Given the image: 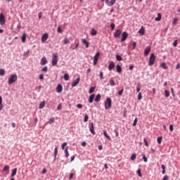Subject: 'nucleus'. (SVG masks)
Instances as JSON below:
<instances>
[{
  "mask_svg": "<svg viewBox=\"0 0 180 180\" xmlns=\"http://www.w3.org/2000/svg\"><path fill=\"white\" fill-rule=\"evenodd\" d=\"M18 81V75H11L8 79V85H12V84H15Z\"/></svg>",
  "mask_w": 180,
  "mask_h": 180,
  "instance_id": "obj_1",
  "label": "nucleus"
},
{
  "mask_svg": "<svg viewBox=\"0 0 180 180\" xmlns=\"http://www.w3.org/2000/svg\"><path fill=\"white\" fill-rule=\"evenodd\" d=\"M104 106L105 110L110 109L112 108V98H107L104 103Z\"/></svg>",
  "mask_w": 180,
  "mask_h": 180,
  "instance_id": "obj_2",
  "label": "nucleus"
},
{
  "mask_svg": "<svg viewBox=\"0 0 180 180\" xmlns=\"http://www.w3.org/2000/svg\"><path fill=\"white\" fill-rule=\"evenodd\" d=\"M154 63H155V55H154V53H151L149 58L148 65L152 67V65H154Z\"/></svg>",
  "mask_w": 180,
  "mask_h": 180,
  "instance_id": "obj_3",
  "label": "nucleus"
},
{
  "mask_svg": "<svg viewBox=\"0 0 180 180\" xmlns=\"http://www.w3.org/2000/svg\"><path fill=\"white\" fill-rule=\"evenodd\" d=\"M57 63H58V56L57 53H54L52 57L51 64L53 67H56V65H57Z\"/></svg>",
  "mask_w": 180,
  "mask_h": 180,
  "instance_id": "obj_4",
  "label": "nucleus"
},
{
  "mask_svg": "<svg viewBox=\"0 0 180 180\" xmlns=\"http://www.w3.org/2000/svg\"><path fill=\"white\" fill-rule=\"evenodd\" d=\"M6 20H5V15L4 13H0V25L1 26H3V25H5Z\"/></svg>",
  "mask_w": 180,
  "mask_h": 180,
  "instance_id": "obj_5",
  "label": "nucleus"
},
{
  "mask_svg": "<svg viewBox=\"0 0 180 180\" xmlns=\"http://www.w3.org/2000/svg\"><path fill=\"white\" fill-rule=\"evenodd\" d=\"M121 34H122L121 41H125V40L127 39V37H129V34L127 32H123Z\"/></svg>",
  "mask_w": 180,
  "mask_h": 180,
  "instance_id": "obj_6",
  "label": "nucleus"
},
{
  "mask_svg": "<svg viewBox=\"0 0 180 180\" xmlns=\"http://www.w3.org/2000/svg\"><path fill=\"white\" fill-rule=\"evenodd\" d=\"M79 81H81V78L79 77H77L76 80H74L73 82L72 83V88L77 86V85L79 84Z\"/></svg>",
  "mask_w": 180,
  "mask_h": 180,
  "instance_id": "obj_7",
  "label": "nucleus"
},
{
  "mask_svg": "<svg viewBox=\"0 0 180 180\" xmlns=\"http://www.w3.org/2000/svg\"><path fill=\"white\" fill-rule=\"evenodd\" d=\"M150 51H151V46H146L144 50V56H148Z\"/></svg>",
  "mask_w": 180,
  "mask_h": 180,
  "instance_id": "obj_8",
  "label": "nucleus"
},
{
  "mask_svg": "<svg viewBox=\"0 0 180 180\" xmlns=\"http://www.w3.org/2000/svg\"><path fill=\"white\" fill-rule=\"evenodd\" d=\"M90 132L91 133V134H96V133L95 132V127L94 126V123L91 122L90 124V128H89Z\"/></svg>",
  "mask_w": 180,
  "mask_h": 180,
  "instance_id": "obj_9",
  "label": "nucleus"
},
{
  "mask_svg": "<svg viewBox=\"0 0 180 180\" xmlns=\"http://www.w3.org/2000/svg\"><path fill=\"white\" fill-rule=\"evenodd\" d=\"M56 92L58 94H61L63 92V85L61 84H58L56 87Z\"/></svg>",
  "mask_w": 180,
  "mask_h": 180,
  "instance_id": "obj_10",
  "label": "nucleus"
},
{
  "mask_svg": "<svg viewBox=\"0 0 180 180\" xmlns=\"http://www.w3.org/2000/svg\"><path fill=\"white\" fill-rule=\"evenodd\" d=\"M49 39V34L44 33L41 37V41H46Z\"/></svg>",
  "mask_w": 180,
  "mask_h": 180,
  "instance_id": "obj_11",
  "label": "nucleus"
},
{
  "mask_svg": "<svg viewBox=\"0 0 180 180\" xmlns=\"http://www.w3.org/2000/svg\"><path fill=\"white\" fill-rule=\"evenodd\" d=\"M82 42L86 46V49H88V47H89V41H88L86 39H82Z\"/></svg>",
  "mask_w": 180,
  "mask_h": 180,
  "instance_id": "obj_12",
  "label": "nucleus"
},
{
  "mask_svg": "<svg viewBox=\"0 0 180 180\" xmlns=\"http://www.w3.org/2000/svg\"><path fill=\"white\" fill-rule=\"evenodd\" d=\"M46 63H47V58H46V57L44 56L41 60L40 64L41 65H46Z\"/></svg>",
  "mask_w": 180,
  "mask_h": 180,
  "instance_id": "obj_13",
  "label": "nucleus"
},
{
  "mask_svg": "<svg viewBox=\"0 0 180 180\" xmlns=\"http://www.w3.org/2000/svg\"><path fill=\"white\" fill-rule=\"evenodd\" d=\"M120 34H122V30H117L114 34V37L117 38L119 36H120Z\"/></svg>",
  "mask_w": 180,
  "mask_h": 180,
  "instance_id": "obj_14",
  "label": "nucleus"
},
{
  "mask_svg": "<svg viewBox=\"0 0 180 180\" xmlns=\"http://www.w3.org/2000/svg\"><path fill=\"white\" fill-rule=\"evenodd\" d=\"M139 33L141 36H144V34H146L144 27L142 26V27L139 30Z\"/></svg>",
  "mask_w": 180,
  "mask_h": 180,
  "instance_id": "obj_15",
  "label": "nucleus"
},
{
  "mask_svg": "<svg viewBox=\"0 0 180 180\" xmlns=\"http://www.w3.org/2000/svg\"><path fill=\"white\" fill-rule=\"evenodd\" d=\"M113 68H115V63L111 62L108 65V70L109 71H112Z\"/></svg>",
  "mask_w": 180,
  "mask_h": 180,
  "instance_id": "obj_16",
  "label": "nucleus"
},
{
  "mask_svg": "<svg viewBox=\"0 0 180 180\" xmlns=\"http://www.w3.org/2000/svg\"><path fill=\"white\" fill-rule=\"evenodd\" d=\"M94 99H95V94H91L89 98V103H93Z\"/></svg>",
  "mask_w": 180,
  "mask_h": 180,
  "instance_id": "obj_17",
  "label": "nucleus"
},
{
  "mask_svg": "<svg viewBox=\"0 0 180 180\" xmlns=\"http://www.w3.org/2000/svg\"><path fill=\"white\" fill-rule=\"evenodd\" d=\"M160 67L163 68V70H168V66L167 65V63L165 62H163L160 64Z\"/></svg>",
  "mask_w": 180,
  "mask_h": 180,
  "instance_id": "obj_18",
  "label": "nucleus"
},
{
  "mask_svg": "<svg viewBox=\"0 0 180 180\" xmlns=\"http://www.w3.org/2000/svg\"><path fill=\"white\" fill-rule=\"evenodd\" d=\"M57 154H58V148L56 147L54 149V161H56L57 158Z\"/></svg>",
  "mask_w": 180,
  "mask_h": 180,
  "instance_id": "obj_19",
  "label": "nucleus"
},
{
  "mask_svg": "<svg viewBox=\"0 0 180 180\" xmlns=\"http://www.w3.org/2000/svg\"><path fill=\"white\" fill-rule=\"evenodd\" d=\"M101 94H97L96 98H94L95 102L96 103L101 102Z\"/></svg>",
  "mask_w": 180,
  "mask_h": 180,
  "instance_id": "obj_20",
  "label": "nucleus"
},
{
  "mask_svg": "<svg viewBox=\"0 0 180 180\" xmlns=\"http://www.w3.org/2000/svg\"><path fill=\"white\" fill-rule=\"evenodd\" d=\"M116 71L119 73L122 72V66H120V65H116Z\"/></svg>",
  "mask_w": 180,
  "mask_h": 180,
  "instance_id": "obj_21",
  "label": "nucleus"
},
{
  "mask_svg": "<svg viewBox=\"0 0 180 180\" xmlns=\"http://www.w3.org/2000/svg\"><path fill=\"white\" fill-rule=\"evenodd\" d=\"M101 56V52H97L94 57V60H99V56Z\"/></svg>",
  "mask_w": 180,
  "mask_h": 180,
  "instance_id": "obj_22",
  "label": "nucleus"
},
{
  "mask_svg": "<svg viewBox=\"0 0 180 180\" xmlns=\"http://www.w3.org/2000/svg\"><path fill=\"white\" fill-rule=\"evenodd\" d=\"M45 105H46V101H42L40 103L39 108L43 109Z\"/></svg>",
  "mask_w": 180,
  "mask_h": 180,
  "instance_id": "obj_23",
  "label": "nucleus"
},
{
  "mask_svg": "<svg viewBox=\"0 0 180 180\" xmlns=\"http://www.w3.org/2000/svg\"><path fill=\"white\" fill-rule=\"evenodd\" d=\"M16 172H18V168H14L12 171L11 177L15 176V175H16Z\"/></svg>",
  "mask_w": 180,
  "mask_h": 180,
  "instance_id": "obj_24",
  "label": "nucleus"
},
{
  "mask_svg": "<svg viewBox=\"0 0 180 180\" xmlns=\"http://www.w3.org/2000/svg\"><path fill=\"white\" fill-rule=\"evenodd\" d=\"M21 40L22 43H26V33H24L22 34V37H21Z\"/></svg>",
  "mask_w": 180,
  "mask_h": 180,
  "instance_id": "obj_25",
  "label": "nucleus"
},
{
  "mask_svg": "<svg viewBox=\"0 0 180 180\" xmlns=\"http://www.w3.org/2000/svg\"><path fill=\"white\" fill-rule=\"evenodd\" d=\"M115 58L117 61H122L123 60V58H122V56L120 55H116Z\"/></svg>",
  "mask_w": 180,
  "mask_h": 180,
  "instance_id": "obj_26",
  "label": "nucleus"
},
{
  "mask_svg": "<svg viewBox=\"0 0 180 180\" xmlns=\"http://www.w3.org/2000/svg\"><path fill=\"white\" fill-rule=\"evenodd\" d=\"M103 135L106 137V139H108V140H110H110H112L111 139H110V136H109V135H108V132H106V131H103Z\"/></svg>",
  "mask_w": 180,
  "mask_h": 180,
  "instance_id": "obj_27",
  "label": "nucleus"
},
{
  "mask_svg": "<svg viewBox=\"0 0 180 180\" xmlns=\"http://www.w3.org/2000/svg\"><path fill=\"white\" fill-rule=\"evenodd\" d=\"M136 158H137V155H136V153H133L130 157V160H131V161H134Z\"/></svg>",
  "mask_w": 180,
  "mask_h": 180,
  "instance_id": "obj_28",
  "label": "nucleus"
},
{
  "mask_svg": "<svg viewBox=\"0 0 180 180\" xmlns=\"http://www.w3.org/2000/svg\"><path fill=\"white\" fill-rule=\"evenodd\" d=\"M98 32H96V30H95V28H93L91 31V34L93 35V36H96Z\"/></svg>",
  "mask_w": 180,
  "mask_h": 180,
  "instance_id": "obj_29",
  "label": "nucleus"
},
{
  "mask_svg": "<svg viewBox=\"0 0 180 180\" xmlns=\"http://www.w3.org/2000/svg\"><path fill=\"white\" fill-rule=\"evenodd\" d=\"M65 154L66 158H68V157L70 156V153H68V147H67L65 149Z\"/></svg>",
  "mask_w": 180,
  "mask_h": 180,
  "instance_id": "obj_30",
  "label": "nucleus"
},
{
  "mask_svg": "<svg viewBox=\"0 0 180 180\" xmlns=\"http://www.w3.org/2000/svg\"><path fill=\"white\" fill-rule=\"evenodd\" d=\"M95 88H96V87H95V86L91 87L89 90V94H94V92H95Z\"/></svg>",
  "mask_w": 180,
  "mask_h": 180,
  "instance_id": "obj_31",
  "label": "nucleus"
},
{
  "mask_svg": "<svg viewBox=\"0 0 180 180\" xmlns=\"http://www.w3.org/2000/svg\"><path fill=\"white\" fill-rule=\"evenodd\" d=\"M4 75H5V69L1 68L0 69V76L4 77Z\"/></svg>",
  "mask_w": 180,
  "mask_h": 180,
  "instance_id": "obj_32",
  "label": "nucleus"
},
{
  "mask_svg": "<svg viewBox=\"0 0 180 180\" xmlns=\"http://www.w3.org/2000/svg\"><path fill=\"white\" fill-rule=\"evenodd\" d=\"M157 141L158 144H161V143L162 142V136L158 137Z\"/></svg>",
  "mask_w": 180,
  "mask_h": 180,
  "instance_id": "obj_33",
  "label": "nucleus"
},
{
  "mask_svg": "<svg viewBox=\"0 0 180 180\" xmlns=\"http://www.w3.org/2000/svg\"><path fill=\"white\" fill-rule=\"evenodd\" d=\"M64 79H65V81H68V79H70V75L65 73L64 75Z\"/></svg>",
  "mask_w": 180,
  "mask_h": 180,
  "instance_id": "obj_34",
  "label": "nucleus"
},
{
  "mask_svg": "<svg viewBox=\"0 0 180 180\" xmlns=\"http://www.w3.org/2000/svg\"><path fill=\"white\" fill-rule=\"evenodd\" d=\"M155 20L156 22H160V20H161V14L160 13H158V17L155 18Z\"/></svg>",
  "mask_w": 180,
  "mask_h": 180,
  "instance_id": "obj_35",
  "label": "nucleus"
},
{
  "mask_svg": "<svg viewBox=\"0 0 180 180\" xmlns=\"http://www.w3.org/2000/svg\"><path fill=\"white\" fill-rule=\"evenodd\" d=\"M141 91V88L140 87V83H138L136 85V92H140Z\"/></svg>",
  "mask_w": 180,
  "mask_h": 180,
  "instance_id": "obj_36",
  "label": "nucleus"
},
{
  "mask_svg": "<svg viewBox=\"0 0 180 180\" xmlns=\"http://www.w3.org/2000/svg\"><path fill=\"white\" fill-rule=\"evenodd\" d=\"M115 2H116V0H111L108 4L109 6H112V5H115Z\"/></svg>",
  "mask_w": 180,
  "mask_h": 180,
  "instance_id": "obj_37",
  "label": "nucleus"
},
{
  "mask_svg": "<svg viewBox=\"0 0 180 180\" xmlns=\"http://www.w3.org/2000/svg\"><path fill=\"white\" fill-rule=\"evenodd\" d=\"M64 44H70V39L65 38V39H64Z\"/></svg>",
  "mask_w": 180,
  "mask_h": 180,
  "instance_id": "obj_38",
  "label": "nucleus"
},
{
  "mask_svg": "<svg viewBox=\"0 0 180 180\" xmlns=\"http://www.w3.org/2000/svg\"><path fill=\"white\" fill-rule=\"evenodd\" d=\"M136 172H137L138 176H140V178H141V176H143V174H141V169H139Z\"/></svg>",
  "mask_w": 180,
  "mask_h": 180,
  "instance_id": "obj_39",
  "label": "nucleus"
},
{
  "mask_svg": "<svg viewBox=\"0 0 180 180\" xmlns=\"http://www.w3.org/2000/svg\"><path fill=\"white\" fill-rule=\"evenodd\" d=\"M41 71H43L44 72H47L49 71V68L47 66H45L41 69Z\"/></svg>",
  "mask_w": 180,
  "mask_h": 180,
  "instance_id": "obj_40",
  "label": "nucleus"
},
{
  "mask_svg": "<svg viewBox=\"0 0 180 180\" xmlns=\"http://www.w3.org/2000/svg\"><path fill=\"white\" fill-rule=\"evenodd\" d=\"M123 92H124V89H122L120 91H118L119 96H122L123 95Z\"/></svg>",
  "mask_w": 180,
  "mask_h": 180,
  "instance_id": "obj_41",
  "label": "nucleus"
},
{
  "mask_svg": "<svg viewBox=\"0 0 180 180\" xmlns=\"http://www.w3.org/2000/svg\"><path fill=\"white\" fill-rule=\"evenodd\" d=\"M165 96L166 98H169V92L168 91V90L165 91Z\"/></svg>",
  "mask_w": 180,
  "mask_h": 180,
  "instance_id": "obj_42",
  "label": "nucleus"
},
{
  "mask_svg": "<svg viewBox=\"0 0 180 180\" xmlns=\"http://www.w3.org/2000/svg\"><path fill=\"white\" fill-rule=\"evenodd\" d=\"M177 22H178V18H175L173 20L172 25H174V26L176 25Z\"/></svg>",
  "mask_w": 180,
  "mask_h": 180,
  "instance_id": "obj_43",
  "label": "nucleus"
},
{
  "mask_svg": "<svg viewBox=\"0 0 180 180\" xmlns=\"http://www.w3.org/2000/svg\"><path fill=\"white\" fill-rule=\"evenodd\" d=\"M137 122H139V120L137 118H135L134 120V122L132 124V125L134 127L136 126L137 125Z\"/></svg>",
  "mask_w": 180,
  "mask_h": 180,
  "instance_id": "obj_44",
  "label": "nucleus"
},
{
  "mask_svg": "<svg viewBox=\"0 0 180 180\" xmlns=\"http://www.w3.org/2000/svg\"><path fill=\"white\" fill-rule=\"evenodd\" d=\"M30 53V50L28 49L26 52L23 53V56H25V57H27V56H29Z\"/></svg>",
  "mask_w": 180,
  "mask_h": 180,
  "instance_id": "obj_45",
  "label": "nucleus"
},
{
  "mask_svg": "<svg viewBox=\"0 0 180 180\" xmlns=\"http://www.w3.org/2000/svg\"><path fill=\"white\" fill-rule=\"evenodd\" d=\"M89 119V117L88 116V115H86L85 116H84V122H85V123H86V122H88V120Z\"/></svg>",
  "mask_w": 180,
  "mask_h": 180,
  "instance_id": "obj_46",
  "label": "nucleus"
},
{
  "mask_svg": "<svg viewBox=\"0 0 180 180\" xmlns=\"http://www.w3.org/2000/svg\"><path fill=\"white\" fill-rule=\"evenodd\" d=\"M110 84L111 85V86H115V80L110 79Z\"/></svg>",
  "mask_w": 180,
  "mask_h": 180,
  "instance_id": "obj_47",
  "label": "nucleus"
},
{
  "mask_svg": "<svg viewBox=\"0 0 180 180\" xmlns=\"http://www.w3.org/2000/svg\"><path fill=\"white\" fill-rule=\"evenodd\" d=\"M142 157L144 162H147V161H148V159L147 158V157H146V155H142Z\"/></svg>",
  "mask_w": 180,
  "mask_h": 180,
  "instance_id": "obj_48",
  "label": "nucleus"
},
{
  "mask_svg": "<svg viewBox=\"0 0 180 180\" xmlns=\"http://www.w3.org/2000/svg\"><path fill=\"white\" fill-rule=\"evenodd\" d=\"M39 79L41 81H43V79H44V75H43V74L39 75Z\"/></svg>",
  "mask_w": 180,
  "mask_h": 180,
  "instance_id": "obj_49",
  "label": "nucleus"
},
{
  "mask_svg": "<svg viewBox=\"0 0 180 180\" xmlns=\"http://www.w3.org/2000/svg\"><path fill=\"white\" fill-rule=\"evenodd\" d=\"M3 171H9V166L8 165L4 166Z\"/></svg>",
  "mask_w": 180,
  "mask_h": 180,
  "instance_id": "obj_50",
  "label": "nucleus"
},
{
  "mask_svg": "<svg viewBox=\"0 0 180 180\" xmlns=\"http://www.w3.org/2000/svg\"><path fill=\"white\" fill-rule=\"evenodd\" d=\"M54 123V117H51L49 120V124H53Z\"/></svg>",
  "mask_w": 180,
  "mask_h": 180,
  "instance_id": "obj_51",
  "label": "nucleus"
},
{
  "mask_svg": "<svg viewBox=\"0 0 180 180\" xmlns=\"http://www.w3.org/2000/svg\"><path fill=\"white\" fill-rule=\"evenodd\" d=\"M143 96H141V92H140L139 94H138V101H141Z\"/></svg>",
  "mask_w": 180,
  "mask_h": 180,
  "instance_id": "obj_52",
  "label": "nucleus"
},
{
  "mask_svg": "<svg viewBox=\"0 0 180 180\" xmlns=\"http://www.w3.org/2000/svg\"><path fill=\"white\" fill-rule=\"evenodd\" d=\"M173 46L174 47H176V46H178V40H174V41L173 42Z\"/></svg>",
  "mask_w": 180,
  "mask_h": 180,
  "instance_id": "obj_53",
  "label": "nucleus"
},
{
  "mask_svg": "<svg viewBox=\"0 0 180 180\" xmlns=\"http://www.w3.org/2000/svg\"><path fill=\"white\" fill-rule=\"evenodd\" d=\"M143 141H144L145 146H146V147H148V141H147V139L145 138L143 139Z\"/></svg>",
  "mask_w": 180,
  "mask_h": 180,
  "instance_id": "obj_54",
  "label": "nucleus"
},
{
  "mask_svg": "<svg viewBox=\"0 0 180 180\" xmlns=\"http://www.w3.org/2000/svg\"><path fill=\"white\" fill-rule=\"evenodd\" d=\"M62 108H63V105H61V104H59L57 107L58 110H61Z\"/></svg>",
  "mask_w": 180,
  "mask_h": 180,
  "instance_id": "obj_55",
  "label": "nucleus"
},
{
  "mask_svg": "<svg viewBox=\"0 0 180 180\" xmlns=\"http://www.w3.org/2000/svg\"><path fill=\"white\" fill-rule=\"evenodd\" d=\"M169 131H174V125L173 124L169 125Z\"/></svg>",
  "mask_w": 180,
  "mask_h": 180,
  "instance_id": "obj_56",
  "label": "nucleus"
},
{
  "mask_svg": "<svg viewBox=\"0 0 180 180\" xmlns=\"http://www.w3.org/2000/svg\"><path fill=\"white\" fill-rule=\"evenodd\" d=\"M100 79H103V72H101L99 74Z\"/></svg>",
  "mask_w": 180,
  "mask_h": 180,
  "instance_id": "obj_57",
  "label": "nucleus"
},
{
  "mask_svg": "<svg viewBox=\"0 0 180 180\" xmlns=\"http://www.w3.org/2000/svg\"><path fill=\"white\" fill-rule=\"evenodd\" d=\"M115 23H111L110 24V27H111V30H115Z\"/></svg>",
  "mask_w": 180,
  "mask_h": 180,
  "instance_id": "obj_58",
  "label": "nucleus"
},
{
  "mask_svg": "<svg viewBox=\"0 0 180 180\" xmlns=\"http://www.w3.org/2000/svg\"><path fill=\"white\" fill-rule=\"evenodd\" d=\"M132 44H133V50L136 49V46H137V43L136 41H134Z\"/></svg>",
  "mask_w": 180,
  "mask_h": 180,
  "instance_id": "obj_59",
  "label": "nucleus"
},
{
  "mask_svg": "<svg viewBox=\"0 0 180 180\" xmlns=\"http://www.w3.org/2000/svg\"><path fill=\"white\" fill-rule=\"evenodd\" d=\"M58 33H63V30L61 29V27H58Z\"/></svg>",
  "mask_w": 180,
  "mask_h": 180,
  "instance_id": "obj_60",
  "label": "nucleus"
},
{
  "mask_svg": "<svg viewBox=\"0 0 180 180\" xmlns=\"http://www.w3.org/2000/svg\"><path fill=\"white\" fill-rule=\"evenodd\" d=\"M77 108L78 109H82V104H81V103L77 104Z\"/></svg>",
  "mask_w": 180,
  "mask_h": 180,
  "instance_id": "obj_61",
  "label": "nucleus"
},
{
  "mask_svg": "<svg viewBox=\"0 0 180 180\" xmlns=\"http://www.w3.org/2000/svg\"><path fill=\"white\" fill-rule=\"evenodd\" d=\"M74 178V173H71L70 176H69V179L71 180Z\"/></svg>",
  "mask_w": 180,
  "mask_h": 180,
  "instance_id": "obj_62",
  "label": "nucleus"
},
{
  "mask_svg": "<svg viewBox=\"0 0 180 180\" xmlns=\"http://www.w3.org/2000/svg\"><path fill=\"white\" fill-rule=\"evenodd\" d=\"M65 146H67V142H65L62 144V150H64V148H65Z\"/></svg>",
  "mask_w": 180,
  "mask_h": 180,
  "instance_id": "obj_63",
  "label": "nucleus"
},
{
  "mask_svg": "<svg viewBox=\"0 0 180 180\" xmlns=\"http://www.w3.org/2000/svg\"><path fill=\"white\" fill-rule=\"evenodd\" d=\"M162 180H168V176L167 175L164 176Z\"/></svg>",
  "mask_w": 180,
  "mask_h": 180,
  "instance_id": "obj_64",
  "label": "nucleus"
}]
</instances>
